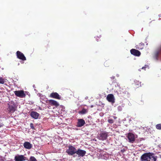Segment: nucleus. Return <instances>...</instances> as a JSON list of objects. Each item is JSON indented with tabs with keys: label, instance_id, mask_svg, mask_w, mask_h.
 <instances>
[{
	"label": "nucleus",
	"instance_id": "f257e3e1",
	"mask_svg": "<svg viewBox=\"0 0 161 161\" xmlns=\"http://www.w3.org/2000/svg\"><path fill=\"white\" fill-rule=\"evenodd\" d=\"M157 158L154 156L153 153H144L140 158L141 161H156Z\"/></svg>",
	"mask_w": 161,
	"mask_h": 161
},
{
	"label": "nucleus",
	"instance_id": "f03ea898",
	"mask_svg": "<svg viewBox=\"0 0 161 161\" xmlns=\"http://www.w3.org/2000/svg\"><path fill=\"white\" fill-rule=\"evenodd\" d=\"M8 107L7 110L9 113H13L16 109V105L13 101H11L8 102Z\"/></svg>",
	"mask_w": 161,
	"mask_h": 161
},
{
	"label": "nucleus",
	"instance_id": "7ed1b4c3",
	"mask_svg": "<svg viewBox=\"0 0 161 161\" xmlns=\"http://www.w3.org/2000/svg\"><path fill=\"white\" fill-rule=\"evenodd\" d=\"M76 149L75 147L71 145L68 147V149L66 151V153L69 155H72L75 153Z\"/></svg>",
	"mask_w": 161,
	"mask_h": 161
},
{
	"label": "nucleus",
	"instance_id": "20e7f679",
	"mask_svg": "<svg viewBox=\"0 0 161 161\" xmlns=\"http://www.w3.org/2000/svg\"><path fill=\"white\" fill-rule=\"evenodd\" d=\"M15 95L17 97L20 98L25 97L26 95L23 90L16 91L14 92Z\"/></svg>",
	"mask_w": 161,
	"mask_h": 161
},
{
	"label": "nucleus",
	"instance_id": "39448f33",
	"mask_svg": "<svg viewBox=\"0 0 161 161\" xmlns=\"http://www.w3.org/2000/svg\"><path fill=\"white\" fill-rule=\"evenodd\" d=\"M127 138L129 140V142L133 143L135 140L134 135L132 133H129L128 134Z\"/></svg>",
	"mask_w": 161,
	"mask_h": 161
},
{
	"label": "nucleus",
	"instance_id": "423d86ee",
	"mask_svg": "<svg viewBox=\"0 0 161 161\" xmlns=\"http://www.w3.org/2000/svg\"><path fill=\"white\" fill-rule=\"evenodd\" d=\"M16 56L17 58L23 61L26 60V58L24 56V54L19 51H17L16 52Z\"/></svg>",
	"mask_w": 161,
	"mask_h": 161
},
{
	"label": "nucleus",
	"instance_id": "0eeeda50",
	"mask_svg": "<svg viewBox=\"0 0 161 161\" xmlns=\"http://www.w3.org/2000/svg\"><path fill=\"white\" fill-rule=\"evenodd\" d=\"M26 157L23 155H17L15 156L14 160L15 161H25L26 160Z\"/></svg>",
	"mask_w": 161,
	"mask_h": 161
},
{
	"label": "nucleus",
	"instance_id": "6e6552de",
	"mask_svg": "<svg viewBox=\"0 0 161 161\" xmlns=\"http://www.w3.org/2000/svg\"><path fill=\"white\" fill-rule=\"evenodd\" d=\"M108 136V133L104 131L100 134L99 137V139L100 140L103 141L107 139Z\"/></svg>",
	"mask_w": 161,
	"mask_h": 161
},
{
	"label": "nucleus",
	"instance_id": "1a4fd4ad",
	"mask_svg": "<svg viewBox=\"0 0 161 161\" xmlns=\"http://www.w3.org/2000/svg\"><path fill=\"white\" fill-rule=\"evenodd\" d=\"M86 152L85 151L83 150L80 149H78L76 150L75 153H76L79 157H83L86 154Z\"/></svg>",
	"mask_w": 161,
	"mask_h": 161
},
{
	"label": "nucleus",
	"instance_id": "9d476101",
	"mask_svg": "<svg viewBox=\"0 0 161 161\" xmlns=\"http://www.w3.org/2000/svg\"><path fill=\"white\" fill-rule=\"evenodd\" d=\"M107 100L109 102L114 103L115 102V98L114 95L112 94H108L106 98Z\"/></svg>",
	"mask_w": 161,
	"mask_h": 161
},
{
	"label": "nucleus",
	"instance_id": "9b49d317",
	"mask_svg": "<svg viewBox=\"0 0 161 161\" xmlns=\"http://www.w3.org/2000/svg\"><path fill=\"white\" fill-rule=\"evenodd\" d=\"M49 97L51 98H55V99H58V100H60L61 99V97L58 94V93H57V92H53L52 93L50 94Z\"/></svg>",
	"mask_w": 161,
	"mask_h": 161
},
{
	"label": "nucleus",
	"instance_id": "f8f14e48",
	"mask_svg": "<svg viewBox=\"0 0 161 161\" xmlns=\"http://www.w3.org/2000/svg\"><path fill=\"white\" fill-rule=\"evenodd\" d=\"M130 52L132 54L136 56H139L141 54L140 52L139 51L134 49H131Z\"/></svg>",
	"mask_w": 161,
	"mask_h": 161
},
{
	"label": "nucleus",
	"instance_id": "ddd939ff",
	"mask_svg": "<svg viewBox=\"0 0 161 161\" xmlns=\"http://www.w3.org/2000/svg\"><path fill=\"white\" fill-rule=\"evenodd\" d=\"M85 124V120L83 119H78L77 123L76 126L81 127Z\"/></svg>",
	"mask_w": 161,
	"mask_h": 161
},
{
	"label": "nucleus",
	"instance_id": "4468645a",
	"mask_svg": "<svg viewBox=\"0 0 161 161\" xmlns=\"http://www.w3.org/2000/svg\"><path fill=\"white\" fill-rule=\"evenodd\" d=\"M160 54H161V46L159 47L158 50L155 53L154 55V58L156 60H158V56Z\"/></svg>",
	"mask_w": 161,
	"mask_h": 161
},
{
	"label": "nucleus",
	"instance_id": "2eb2a0df",
	"mask_svg": "<svg viewBox=\"0 0 161 161\" xmlns=\"http://www.w3.org/2000/svg\"><path fill=\"white\" fill-rule=\"evenodd\" d=\"M48 102L51 105L55 106L56 107L59 106V103L56 101L53 100H49Z\"/></svg>",
	"mask_w": 161,
	"mask_h": 161
},
{
	"label": "nucleus",
	"instance_id": "dca6fc26",
	"mask_svg": "<svg viewBox=\"0 0 161 161\" xmlns=\"http://www.w3.org/2000/svg\"><path fill=\"white\" fill-rule=\"evenodd\" d=\"M23 146L24 147L27 149H30L32 147V144L29 142H26L24 143Z\"/></svg>",
	"mask_w": 161,
	"mask_h": 161
},
{
	"label": "nucleus",
	"instance_id": "f3484780",
	"mask_svg": "<svg viewBox=\"0 0 161 161\" xmlns=\"http://www.w3.org/2000/svg\"><path fill=\"white\" fill-rule=\"evenodd\" d=\"M39 115V114L38 113L35 111L31 112V117L36 119L38 118Z\"/></svg>",
	"mask_w": 161,
	"mask_h": 161
},
{
	"label": "nucleus",
	"instance_id": "a211bd4d",
	"mask_svg": "<svg viewBox=\"0 0 161 161\" xmlns=\"http://www.w3.org/2000/svg\"><path fill=\"white\" fill-rule=\"evenodd\" d=\"M5 82V80L4 78L0 77V84H3Z\"/></svg>",
	"mask_w": 161,
	"mask_h": 161
},
{
	"label": "nucleus",
	"instance_id": "6ab92c4d",
	"mask_svg": "<svg viewBox=\"0 0 161 161\" xmlns=\"http://www.w3.org/2000/svg\"><path fill=\"white\" fill-rule=\"evenodd\" d=\"M156 128L158 130H161V124H158L156 125Z\"/></svg>",
	"mask_w": 161,
	"mask_h": 161
},
{
	"label": "nucleus",
	"instance_id": "aec40b11",
	"mask_svg": "<svg viewBox=\"0 0 161 161\" xmlns=\"http://www.w3.org/2000/svg\"><path fill=\"white\" fill-rule=\"evenodd\" d=\"M29 161H37L36 159L33 156H31Z\"/></svg>",
	"mask_w": 161,
	"mask_h": 161
},
{
	"label": "nucleus",
	"instance_id": "412c9836",
	"mask_svg": "<svg viewBox=\"0 0 161 161\" xmlns=\"http://www.w3.org/2000/svg\"><path fill=\"white\" fill-rule=\"evenodd\" d=\"M86 109L84 108L81 111H80L79 113L81 114H84L86 113Z\"/></svg>",
	"mask_w": 161,
	"mask_h": 161
},
{
	"label": "nucleus",
	"instance_id": "4be33fe9",
	"mask_svg": "<svg viewBox=\"0 0 161 161\" xmlns=\"http://www.w3.org/2000/svg\"><path fill=\"white\" fill-rule=\"evenodd\" d=\"M108 122L109 123L112 124L114 123V121L112 119H109L108 120Z\"/></svg>",
	"mask_w": 161,
	"mask_h": 161
},
{
	"label": "nucleus",
	"instance_id": "5701e85b",
	"mask_svg": "<svg viewBox=\"0 0 161 161\" xmlns=\"http://www.w3.org/2000/svg\"><path fill=\"white\" fill-rule=\"evenodd\" d=\"M30 127H31V128L32 129H33V130H35V128L34 127L33 124L31 123L30 124Z\"/></svg>",
	"mask_w": 161,
	"mask_h": 161
},
{
	"label": "nucleus",
	"instance_id": "b1692460",
	"mask_svg": "<svg viewBox=\"0 0 161 161\" xmlns=\"http://www.w3.org/2000/svg\"><path fill=\"white\" fill-rule=\"evenodd\" d=\"M4 125V124L1 121H0V128L2 127Z\"/></svg>",
	"mask_w": 161,
	"mask_h": 161
},
{
	"label": "nucleus",
	"instance_id": "393cba45",
	"mask_svg": "<svg viewBox=\"0 0 161 161\" xmlns=\"http://www.w3.org/2000/svg\"><path fill=\"white\" fill-rule=\"evenodd\" d=\"M147 65H145L144 66V67H143L142 68V69H143L144 70H145L146 69V68L147 67Z\"/></svg>",
	"mask_w": 161,
	"mask_h": 161
},
{
	"label": "nucleus",
	"instance_id": "a878e982",
	"mask_svg": "<svg viewBox=\"0 0 161 161\" xmlns=\"http://www.w3.org/2000/svg\"><path fill=\"white\" fill-rule=\"evenodd\" d=\"M110 79L112 80H114L115 79V77L114 76H113L110 77Z\"/></svg>",
	"mask_w": 161,
	"mask_h": 161
},
{
	"label": "nucleus",
	"instance_id": "bb28decb",
	"mask_svg": "<svg viewBox=\"0 0 161 161\" xmlns=\"http://www.w3.org/2000/svg\"><path fill=\"white\" fill-rule=\"evenodd\" d=\"M0 161H4V160L2 158H0Z\"/></svg>",
	"mask_w": 161,
	"mask_h": 161
},
{
	"label": "nucleus",
	"instance_id": "cd10ccee",
	"mask_svg": "<svg viewBox=\"0 0 161 161\" xmlns=\"http://www.w3.org/2000/svg\"><path fill=\"white\" fill-rule=\"evenodd\" d=\"M144 45V44L143 43H140L139 44V46H143Z\"/></svg>",
	"mask_w": 161,
	"mask_h": 161
},
{
	"label": "nucleus",
	"instance_id": "c85d7f7f",
	"mask_svg": "<svg viewBox=\"0 0 161 161\" xmlns=\"http://www.w3.org/2000/svg\"><path fill=\"white\" fill-rule=\"evenodd\" d=\"M113 118L114 119H116L117 118V117L116 116H113Z\"/></svg>",
	"mask_w": 161,
	"mask_h": 161
},
{
	"label": "nucleus",
	"instance_id": "c756f323",
	"mask_svg": "<svg viewBox=\"0 0 161 161\" xmlns=\"http://www.w3.org/2000/svg\"><path fill=\"white\" fill-rule=\"evenodd\" d=\"M143 48V47L141 48L140 49H142Z\"/></svg>",
	"mask_w": 161,
	"mask_h": 161
},
{
	"label": "nucleus",
	"instance_id": "7c9ffc66",
	"mask_svg": "<svg viewBox=\"0 0 161 161\" xmlns=\"http://www.w3.org/2000/svg\"><path fill=\"white\" fill-rule=\"evenodd\" d=\"M93 107V106H91V107Z\"/></svg>",
	"mask_w": 161,
	"mask_h": 161
}]
</instances>
